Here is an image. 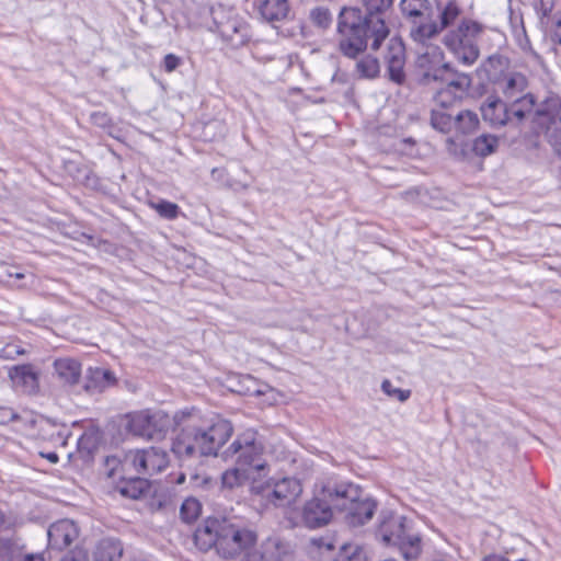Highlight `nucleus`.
<instances>
[{
  "instance_id": "obj_41",
  "label": "nucleus",
  "mask_w": 561,
  "mask_h": 561,
  "mask_svg": "<svg viewBox=\"0 0 561 561\" xmlns=\"http://www.w3.org/2000/svg\"><path fill=\"white\" fill-rule=\"evenodd\" d=\"M13 266L5 263H0V282H8L13 277Z\"/></svg>"
},
{
  "instance_id": "obj_20",
  "label": "nucleus",
  "mask_w": 561,
  "mask_h": 561,
  "mask_svg": "<svg viewBox=\"0 0 561 561\" xmlns=\"http://www.w3.org/2000/svg\"><path fill=\"white\" fill-rule=\"evenodd\" d=\"M220 33L225 39L234 46L243 45L249 38L248 25L239 20H228L220 26Z\"/></svg>"
},
{
  "instance_id": "obj_24",
  "label": "nucleus",
  "mask_w": 561,
  "mask_h": 561,
  "mask_svg": "<svg viewBox=\"0 0 561 561\" xmlns=\"http://www.w3.org/2000/svg\"><path fill=\"white\" fill-rule=\"evenodd\" d=\"M500 84L504 95L511 100L519 94L523 95L527 87V79L519 72H512L506 75Z\"/></svg>"
},
{
  "instance_id": "obj_50",
  "label": "nucleus",
  "mask_w": 561,
  "mask_h": 561,
  "mask_svg": "<svg viewBox=\"0 0 561 561\" xmlns=\"http://www.w3.org/2000/svg\"><path fill=\"white\" fill-rule=\"evenodd\" d=\"M311 543L318 548H322L324 546V542H323V539L322 538H312L311 539ZM325 547L330 550L332 549V545L328 543L325 545Z\"/></svg>"
},
{
  "instance_id": "obj_33",
  "label": "nucleus",
  "mask_w": 561,
  "mask_h": 561,
  "mask_svg": "<svg viewBox=\"0 0 561 561\" xmlns=\"http://www.w3.org/2000/svg\"><path fill=\"white\" fill-rule=\"evenodd\" d=\"M381 390L386 396L399 402H405L411 397V390L394 387L388 379L381 382Z\"/></svg>"
},
{
  "instance_id": "obj_9",
  "label": "nucleus",
  "mask_w": 561,
  "mask_h": 561,
  "mask_svg": "<svg viewBox=\"0 0 561 561\" xmlns=\"http://www.w3.org/2000/svg\"><path fill=\"white\" fill-rule=\"evenodd\" d=\"M169 465L165 450L150 447L129 450L125 454L122 466L125 470H134L138 476H153L162 472Z\"/></svg>"
},
{
  "instance_id": "obj_26",
  "label": "nucleus",
  "mask_w": 561,
  "mask_h": 561,
  "mask_svg": "<svg viewBox=\"0 0 561 561\" xmlns=\"http://www.w3.org/2000/svg\"><path fill=\"white\" fill-rule=\"evenodd\" d=\"M365 7L367 14L364 19L375 18L387 25V16L392 7V0H365Z\"/></svg>"
},
{
  "instance_id": "obj_12",
  "label": "nucleus",
  "mask_w": 561,
  "mask_h": 561,
  "mask_svg": "<svg viewBox=\"0 0 561 561\" xmlns=\"http://www.w3.org/2000/svg\"><path fill=\"white\" fill-rule=\"evenodd\" d=\"M382 57L389 79L399 84L403 83L405 80V48L402 41L398 37L389 38Z\"/></svg>"
},
{
  "instance_id": "obj_51",
  "label": "nucleus",
  "mask_w": 561,
  "mask_h": 561,
  "mask_svg": "<svg viewBox=\"0 0 561 561\" xmlns=\"http://www.w3.org/2000/svg\"><path fill=\"white\" fill-rule=\"evenodd\" d=\"M13 277L16 278V279H22L25 277V274L22 273V272H16L13 270Z\"/></svg>"
},
{
  "instance_id": "obj_7",
  "label": "nucleus",
  "mask_w": 561,
  "mask_h": 561,
  "mask_svg": "<svg viewBox=\"0 0 561 561\" xmlns=\"http://www.w3.org/2000/svg\"><path fill=\"white\" fill-rule=\"evenodd\" d=\"M263 450L264 447L259 440L257 433L253 430H247L237 436L225 451V455L226 457H234L236 465L252 473L265 468Z\"/></svg>"
},
{
  "instance_id": "obj_2",
  "label": "nucleus",
  "mask_w": 561,
  "mask_h": 561,
  "mask_svg": "<svg viewBox=\"0 0 561 561\" xmlns=\"http://www.w3.org/2000/svg\"><path fill=\"white\" fill-rule=\"evenodd\" d=\"M416 69L426 84L436 83L434 100L436 107L432 111L431 124L442 131L449 133L456 121L453 110L456 102V67L447 60L437 46L430 47L415 60Z\"/></svg>"
},
{
  "instance_id": "obj_17",
  "label": "nucleus",
  "mask_w": 561,
  "mask_h": 561,
  "mask_svg": "<svg viewBox=\"0 0 561 561\" xmlns=\"http://www.w3.org/2000/svg\"><path fill=\"white\" fill-rule=\"evenodd\" d=\"M259 12L263 20L271 24L284 22L290 18V4L288 0H262Z\"/></svg>"
},
{
  "instance_id": "obj_52",
  "label": "nucleus",
  "mask_w": 561,
  "mask_h": 561,
  "mask_svg": "<svg viewBox=\"0 0 561 561\" xmlns=\"http://www.w3.org/2000/svg\"><path fill=\"white\" fill-rule=\"evenodd\" d=\"M184 480H185V476H184V474H181V476L179 477V479H178V483H182V482H184Z\"/></svg>"
},
{
  "instance_id": "obj_38",
  "label": "nucleus",
  "mask_w": 561,
  "mask_h": 561,
  "mask_svg": "<svg viewBox=\"0 0 561 561\" xmlns=\"http://www.w3.org/2000/svg\"><path fill=\"white\" fill-rule=\"evenodd\" d=\"M61 561H89V556L83 548L76 547L75 549L66 553L61 558Z\"/></svg>"
},
{
  "instance_id": "obj_13",
  "label": "nucleus",
  "mask_w": 561,
  "mask_h": 561,
  "mask_svg": "<svg viewBox=\"0 0 561 561\" xmlns=\"http://www.w3.org/2000/svg\"><path fill=\"white\" fill-rule=\"evenodd\" d=\"M481 31V25L473 21H463L458 26V60L466 66L472 65L479 57V49L473 39Z\"/></svg>"
},
{
  "instance_id": "obj_5",
  "label": "nucleus",
  "mask_w": 561,
  "mask_h": 561,
  "mask_svg": "<svg viewBox=\"0 0 561 561\" xmlns=\"http://www.w3.org/2000/svg\"><path fill=\"white\" fill-rule=\"evenodd\" d=\"M356 493L352 483L328 481L319 493L308 501L301 512V524L307 528H320L330 523L336 506H343V496H354Z\"/></svg>"
},
{
  "instance_id": "obj_43",
  "label": "nucleus",
  "mask_w": 561,
  "mask_h": 561,
  "mask_svg": "<svg viewBox=\"0 0 561 561\" xmlns=\"http://www.w3.org/2000/svg\"><path fill=\"white\" fill-rule=\"evenodd\" d=\"M242 556L240 561H264L259 552L253 549L244 552Z\"/></svg>"
},
{
  "instance_id": "obj_31",
  "label": "nucleus",
  "mask_w": 561,
  "mask_h": 561,
  "mask_svg": "<svg viewBox=\"0 0 561 561\" xmlns=\"http://www.w3.org/2000/svg\"><path fill=\"white\" fill-rule=\"evenodd\" d=\"M499 146V140L495 136L481 135L472 142L471 149L479 157H486L493 153Z\"/></svg>"
},
{
  "instance_id": "obj_30",
  "label": "nucleus",
  "mask_w": 561,
  "mask_h": 561,
  "mask_svg": "<svg viewBox=\"0 0 561 561\" xmlns=\"http://www.w3.org/2000/svg\"><path fill=\"white\" fill-rule=\"evenodd\" d=\"M356 73L360 78L373 79L380 72V65L376 57L366 55L356 62Z\"/></svg>"
},
{
  "instance_id": "obj_15",
  "label": "nucleus",
  "mask_w": 561,
  "mask_h": 561,
  "mask_svg": "<svg viewBox=\"0 0 561 561\" xmlns=\"http://www.w3.org/2000/svg\"><path fill=\"white\" fill-rule=\"evenodd\" d=\"M9 376L14 387L20 391L26 394H35L38 392V371L32 365L14 366L10 369Z\"/></svg>"
},
{
  "instance_id": "obj_19",
  "label": "nucleus",
  "mask_w": 561,
  "mask_h": 561,
  "mask_svg": "<svg viewBox=\"0 0 561 561\" xmlns=\"http://www.w3.org/2000/svg\"><path fill=\"white\" fill-rule=\"evenodd\" d=\"M484 121L491 125H504L510 119L508 107L499 99H489L481 107Z\"/></svg>"
},
{
  "instance_id": "obj_39",
  "label": "nucleus",
  "mask_w": 561,
  "mask_h": 561,
  "mask_svg": "<svg viewBox=\"0 0 561 561\" xmlns=\"http://www.w3.org/2000/svg\"><path fill=\"white\" fill-rule=\"evenodd\" d=\"M181 64V58L174 54H168L163 58V67L167 72L174 71Z\"/></svg>"
},
{
  "instance_id": "obj_21",
  "label": "nucleus",
  "mask_w": 561,
  "mask_h": 561,
  "mask_svg": "<svg viewBox=\"0 0 561 561\" xmlns=\"http://www.w3.org/2000/svg\"><path fill=\"white\" fill-rule=\"evenodd\" d=\"M400 9L402 13L409 19H412L414 23H416L417 20H431L433 18L428 0H401Z\"/></svg>"
},
{
  "instance_id": "obj_18",
  "label": "nucleus",
  "mask_w": 561,
  "mask_h": 561,
  "mask_svg": "<svg viewBox=\"0 0 561 561\" xmlns=\"http://www.w3.org/2000/svg\"><path fill=\"white\" fill-rule=\"evenodd\" d=\"M54 369L59 380L66 385H77L81 377V364L71 357L58 358L54 363Z\"/></svg>"
},
{
  "instance_id": "obj_49",
  "label": "nucleus",
  "mask_w": 561,
  "mask_h": 561,
  "mask_svg": "<svg viewBox=\"0 0 561 561\" xmlns=\"http://www.w3.org/2000/svg\"><path fill=\"white\" fill-rule=\"evenodd\" d=\"M482 561H510V559L501 554H489L485 556Z\"/></svg>"
},
{
  "instance_id": "obj_36",
  "label": "nucleus",
  "mask_w": 561,
  "mask_h": 561,
  "mask_svg": "<svg viewBox=\"0 0 561 561\" xmlns=\"http://www.w3.org/2000/svg\"><path fill=\"white\" fill-rule=\"evenodd\" d=\"M479 118L477 114L470 111H463L458 114V129L461 128L465 133H469L477 128Z\"/></svg>"
},
{
  "instance_id": "obj_1",
  "label": "nucleus",
  "mask_w": 561,
  "mask_h": 561,
  "mask_svg": "<svg viewBox=\"0 0 561 561\" xmlns=\"http://www.w3.org/2000/svg\"><path fill=\"white\" fill-rule=\"evenodd\" d=\"M126 428L135 436L162 439L172 424L180 427L171 450L181 461L216 455L233 432L231 423L224 419L204 420L195 410L181 411L171 417L157 410H142L127 415Z\"/></svg>"
},
{
  "instance_id": "obj_40",
  "label": "nucleus",
  "mask_w": 561,
  "mask_h": 561,
  "mask_svg": "<svg viewBox=\"0 0 561 561\" xmlns=\"http://www.w3.org/2000/svg\"><path fill=\"white\" fill-rule=\"evenodd\" d=\"M91 119L95 125H98L100 127H106L110 124L108 116L105 113H101V112L93 113L91 115Z\"/></svg>"
},
{
  "instance_id": "obj_14",
  "label": "nucleus",
  "mask_w": 561,
  "mask_h": 561,
  "mask_svg": "<svg viewBox=\"0 0 561 561\" xmlns=\"http://www.w3.org/2000/svg\"><path fill=\"white\" fill-rule=\"evenodd\" d=\"M79 528L70 519H60L48 528V542L51 549L64 550L79 538Z\"/></svg>"
},
{
  "instance_id": "obj_4",
  "label": "nucleus",
  "mask_w": 561,
  "mask_h": 561,
  "mask_svg": "<svg viewBox=\"0 0 561 561\" xmlns=\"http://www.w3.org/2000/svg\"><path fill=\"white\" fill-rule=\"evenodd\" d=\"M336 32L340 53L355 59L368 47V41L371 50H379L390 31L380 20L364 19L359 9L344 7L337 16Z\"/></svg>"
},
{
  "instance_id": "obj_45",
  "label": "nucleus",
  "mask_w": 561,
  "mask_h": 561,
  "mask_svg": "<svg viewBox=\"0 0 561 561\" xmlns=\"http://www.w3.org/2000/svg\"><path fill=\"white\" fill-rule=\"evenodd\" d=\"M445 45L450 49V51H456V38L454 34H448L444 38Z\"/></svg>"
},
{
  "instance_id": "obj_37",
  "label": "nucleus",
  "mask_w": 561,
  "mask_h": 561,
  "mask_svg": "<svg viewBox=\"0 0 561 561\" xmlns=\"http://www.w3.org/2000/svg\"><path fill=\"white\" fill-rule=\"evenodd\" d=\"M335 561H367V557L359 547H344Z\"/></svg>"
},
{
  "instance_id": "obj_25",
  "label": "nucleus",
  "mask_w": 561,
  "mask_h": 561,
  "mask_svg": "<svg viewBox=\"0 0 561 561\" xmlns=\"http://www.w3.org/2000/svg\"><path fill=\"white\" fill-rule=\"evenodd\" d=\"M23 556V545L14 537H0V561H16Z\"/></svg>"
},
{
  "instance_id": "obj_34",
  "label": "nucleus",
  "mask_w": 561,
  "mask_h": 561,
  "mask_svg": "<svg viewBox=\"0 0 561 561\" xmlns=\"http://www.w3.org/2000/svg\"><path fill=\"white\" fill-rule=\"evenodd\" d=\"M151 207L165 219H175L179 215L180 208L176 204L168 201H159L152 203Z\"/></svg>"
},
{
  "instance_id": "obj_42",
  "label": "nucleus",
  "mask_w": 561,
  "mask_h": 561,
  "mask_svg": "<svg viewBox=\"0 0 561 561\" xmlns=\"http://www.w3.org/2000/svg\"><path fill=\"white\" fill-rule=\"evenodd\" d=\"M13 526V520L0 508V530L9 529Z\"/></svg>"
},
{
  "instance_id": "obj_35",
  "label": "nucleus",
  "mask_w": 561,
  "mask_h": 561,
  "mask_svg": "<svg viewBox=\"0 0 561 561\" xmlns=\"http://www.w3.org/2000/svg\"><path fill=\"white\" fill-rule=\"evenodd\" d=\"M146 488V481L140 478L130 479V482L121 488V493L130 499H138Z\"/></svg>"
},
{
  "instance_id": "obj_48",
  "label": "nucleus",
  "mask_w": 561,
  "mask_h": 561,
  "mask_svg": "<svg viewBox=\"0 0 561 561\" xmlns=\"http://www.w3.org/2000/svg\"><path fill=\"white\" fill-rule=\"evenodd\" d=\"M41 457L46 458L51 463L58 462V455L54 451L50 453H39Z\"/></svg>"
},
{
  "instance_id": "obj_47",
  "label": "nucleus",
  "mask_w": 561,
  "mask_h": 561,
  "mask_svg": "<svg viewBox=\"0 0 561 561\" xmlns=\"http://www.w3.org/2000/svg\"><path fill=\"white\" fill-rule=\"evenodd\" d=\"M117 463H118V460H117V458H116V457H107V458H106V465H107L108 467H112V468H111V470H110V472H108V476H110V477L114 476V473H115V469H116V465H117Z\"/></svg>"
},
{
  "instance_id": "obj_8",
  "label": "nucleus",
  "mask_w": 561,
  "mask_h": 561,
  "mask_svg": "<svg viewBox=\"0 0 561 561\" xmlns=\"http://www.w3.org/2000/svg\"><path fill=\"white\" fill-rule=\"evenodd\" d=\"M252 492L261 495L275 507H285L297 501L302 493V486L300 481L295 478H283L270 480L264 484H254Z\"/></svg>"
},
{
  "instance_id": "obj_23",
  "label": "nucleus",
  "mask_w": 561,
  "mask_h": 561,
  "mask_svg": "<svg viewBox=\"0 0 561 561\" xmlns=\"http://www.w3.org/2000/svg\"><path fill=\"white\" fill-rule=\"evenodd\" d=\"M123 554V547L119 540L104 538L99 541L93 552L95 561H115Z\"/></svg>"
},
{
  "instance_id": "obj_27",
  "label": "nucleus",
  "mask_w": 561,
  "mask_h": 561,
  "mask_svg": "<svg viewBox=\"0 0 561 561\" xmlns=\"http://www.w3.org/2000/svg\"><path fill=\"white\" fill-rule=\"evenodd\" d=\"M308 20L314 27L327 31L332 25L333 16L329 8L318 5L309 11Z\"/></svg>"
},
{
  "instance_id": "obj_29",
  "label": "nucleus",
  "mask_w": 561,
  "mask_h": 561,
  "mask_svg": "<svg viewBox=\"0 0 561 561\" xmlns=\"http://www.w3.org/2000/svg\"><path fill=\"white\" fill-rule=\"evenodd\" d=\"M534 104L535 100L531 94H523L520 96H516L508 107L510 116L513 115L518 121H520L533 111Z\"/></svg>"
},
{
  "instance_id": "obj_3",
  "label": "nucleus",
  "mask_w": 561,
  "mask_h": 561,
  "mask_svg": "<svg viewBox=\"0 0 561 561\" xmlns=\"http://www.w3.org/2000/svg\"><path fill=\"white\" fill-rule=\"evenodd\" d=\"M195 545L202 551L215 549L225 560H236L244 552L254 549L256 531L239 520L207 518L194 533Z\"/></svg>"
},
{
  "instance_id": "obj_22",
  "label": "nucleus",
  "mask_w": 561,
  "mask_h": 561,
  "mask_svg": "<svg viewBox=\"0 0 561 561\" xmlns=\"http://www.w3.org/2000/svg\"><path fill=\"white\" fill-rule=\"evenodd\" d=\"M289 553V546L279 537H268L261 546L259 554L264 561H282Z\"/></svg>"
},
{
  "instance_id": "obj_28",
  "label": "nucleus",
  "mask_w": 561,
  "mask_h": 561,
  "mask_svg": "<svg viewBox=\"0 0 561 561\" xmlns=\"http://www.w3.org/2000/svg\"><path fill=\"white\" fill-rule=\"evenodd\" d=\"M249 479H251V472L238 465H236L234 468L226 470L221 476L222 485L229 489L239 486Z\"/></svg>"
},
{
  "instance_id": "obj_46",
  "label": "nucleus",
  "mask_w": 561,
  "mask_h": 561,
  "mask_svg": "<svg viewBox=\"0 0 561 561\" xmlns=\"http://www.w3.org/2000/svg\"><path fill=\"white\" fill-rule=\"evenodd\" d=\"M16 561H44V558L41 554H27L23 552L22 558Z\"/></svg>"
},
{
  "instance_id": "obj_6",
  "label": "nucleus",
  "mask_w": 561,
  "mask_h": 561,
  "mask_svg": "<svg viewBox=\"0 0 561 561\" xmlns=\"http://www.w3.org/2000/svg\"><path fill=\"white\" fill-rule=\"evenodd\" d=\"M378 536L386 545L397 547L405 560H415L421 554V538L412 530L408 518L402 515L385 516L378 527Z\"/></svg>"
},
{
  "instance_id": "obj_16",
  "label": "nucleus",
  "mask_w": 561,
  "mask_h": 561,
  "mask_svg": "<svg viewBox=\"0 0 561 561\" xmlns=\"http://www.w3.org/2000/svg\"><path fill=\"white\" fill-rule=\"evenodd\" d=\"M116 381L117 379L112 370L94 367L88 369L83 388L88 393H100L114 386Z\"/></svg>"
},
{
  "instance_id": "obj_11",
  "label": "nucleus",
  "mask_w": 561,
  "mask_h": 561,
  "mask_svg": "<svg viewBox=\"0 0 561 561\" xmlns=\"http://www.w3.org/2000/svg\"><path fill=\"white\" fill-rule=\"evenodd\" d=\"M356 493L354 496H343V506H336V511L345 512V518L352 526L363 525L374 516L376 505L369 499H360V490L353 484Z\"/></svg>"
},
{
  "instance_id": "obj_44",
  "label": "nucleus",
  "mask_w": 561,
  "mask_h": 561,
  "mask_svg": "<svg viewBox=\"0 0 561 561\" xmlns=\"http://www.w3.org/2000/svg\"><path fill=\"white\" fill-rule=\"evenodd\" d=\"M471 79L468 75L458 73V90L468 89L470 87Z\"/></svg>"
},
{
  "instance_id": "obj_10",
  "label": "nucleus",
  "mask_w": 561,
  "mask_h": 561,
  "mask_svg": "<svg viewBox=\"0 0 561 561\" xmlns=\"http://www.w3.org/2000/svg\"><path fill=\"white\" fill-rule=\"evenodd\" d=\"M438 19V23L432 21V19L417 20L410 31L413 41L424 44L450 25L456 20V5L453 2H448L443 8L439 7Z\"/></svg>"
},
{
  "instance_id": "obj_32",
  "label": "nucleus",
  "mask_w": 561,
  "mask_h": 561,
  "mask_svg": "<svg viewBox=\"0 0 561 561\" xmlns=\"http://www.w3.org/2000/svg\"><path fill=\"white\" fill-rule=\"evenodd\" d=\"M202 511L201 503L194 499L188 497L183 501L181 507H180V517L185 523H193L197 519Z\"/></svg>"
}]
</instances>
